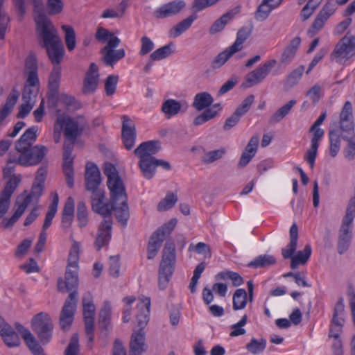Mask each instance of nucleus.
I'll return each instance as SVG.
<instances>
[{"label": "nucleus", "instance_id": "1", "mask_svg": "<svg viewBox=\"0 0 355 355\" xmlns=\"http://www.w3.org/2000/svg\"><path fill=\"white\" fill-rule=\"evenodd\" d=\"M35 21L39 37L42 40V47L46 50L51 63L54 66L59 67L64 56V48L57 29L42 12L37 14Z\"/></svg>", "mask_w": 355, "mask_h": 355}, {"label": "nucleus", "instance_id": "2", "mask_svg": "<svg viewBox=\"0 0 355 355\" xmlns=\"http://www.w3.org/2000/svg\"><path fill=\"white\" fill-rule=\"evenodd\" d=\"M78 285V275L77 270L67 268L65 272V280L62 278L58 280V289L60 292H71L66 299L60 312L59 323L61 329L68 331L73 321L74 314L78 303V292L76 288Z\"/></svg>", "mask_w": 355, "mask_h": 355}, {"label": "nucleus", "instance_id": "3", "mask_svg": "<svg viewBox=\"0 0 355 355\" xmlns=\"http://www.w3.org/2000/svg\"><path fill=\"white\" fill-rule=\"evenodd\" d=\"M139 301L137 306L139 311V313L137 315V326L139 329L135 331L131 336L130 355H141L146 350L144 329L149 320L150 299L141 296L139 297Z\"/></svg>", "mask_w": 355, "mask_h": 355}, {"label": "nucleus", "instance_id": "4", "mask_svg": "<svg viewBox=\"0 0 355 355\" xmlns=\"http://www.w3.org/2000/svg\"><path fill=\"white\" fill-rule=\"evenodd\" d=\"M176 260L175 247L173 241H166L162 251V259L159 264L158 273V286L164 290L172 277Z\"/></svg>", "mask_w": 355, "mask_h": 355}, {"label": "nucleus", "instance_id": "5", "mask_svg": "<svg viewBox=\"0 0 355 355\" xmlns=\"http://www.w3.org/2000/svg\"><path fill=\"white\" fill-rule=\"evenodd\" d=\"M33 331L37 334L40 343L46 345L52 338L53 324L49 315L45 312L36 314L31 320Z\"/></svg>", "mask_w": 355, "mask_h": 355}, {"label": "nucleus", "instance_id": "6", "mask_svg": "<svg viewBox=\"0 0 355 355\" xmlns=\"http://www.w3.org/2000/svg\"><path fill=\"white\" fill-rule=\"evenodd\" d=\"M42 186L41 183H39L37 185L33 186L31 191L28 195L26 196H24V195L19 196L16 201L17 203L20 202L17 210L10 218H4L1 222V225L4 228L12 227L23 215L32 199L33 198H39L42 194Z\"/></svg>", "mask_w": 355, "mask_h": 355}, {"label": "nucleus", "instance_id": "7", "mask_svg": "<svg viewBox=\"0 0 355 355\" xmlns=\"http://www.w3.org/2000/svg\"><path fill=\"white\" fill-rule=\"evenodd\" d=\"M177 220L175 218L170 220L168 223H164L159 227L151 236L150 240L148 245V259H153L159 248L162 246L163 241L166 238L171 234L174 227H175Z\"/></svg>", "mask_w": 355, "mask_h": 355}, {"label": "nucleus", "instance_id": "8", "mask_svg": "<svg viewBox=\"0 0 355 355\" xmlns=\"http://www.w3.org/2000/svg\"><path fill=\"white\" fill-rule=\"evenodd\" d=\"M355 55V35H348L342 37L336 44L331 53V58L336 62L342 63Z\"/></svg>", "mask_w": 355, "mask_h": 355}, {"label": "nucleus", "instance_id": "9", "mask_svg": "<svg viewBox=\"0 0 355 355\" xmlns=\"http://www.w3.org/2000/svg\"><path fill=\"white\" fill-rule=\"evenodd\" d=\"M81 118H72L67 115L58 116L56 123L63 129L65 138L75 143L76 139L82 134L83 126L80 124Z\"/></svg>", "mask_w": 355, "mask_h": 355}, {"label": "nucleus", "instance_id": "10", "mask_svg": "<svg viewBox=\"0 0 355 355\" xmlns=\"http://www.w3.org/2000/svg\"><path fill=\"white\" fill-rule=\"evenodd\" d=\"M47 150L43 145H36L23 150H17L19 153L17 157L18 164L23 166L37 165L44 159Z\"/></svg>", "mask_w": 355, "mask_h": 355}, {"label": "nucleus", "instance_id": "11", "mask_svg": "<svg viewBox=\"0 0 355 355\" xmlns=\"http://www.w3.org/2000/svg\"><path fill=\"white\" fill-rule=\"evenodd\" d=\"M276 64V60H269L261 63L254 70L247 73L243 83L245 87L249 88L261 83Z\"/></svg>", "mask_w": 355, "mask_h": 355}, {"label": "nucleus", "instance_id": "12", "mask_svg": "<svg viewBox=\"0 0 355 355\" xmlns=\"http://www.w3.org/2000/svg\"><path fill=\"white\" fill-rule=\"evenodd\" d=\"M121 42L117 37H113L108 41V44L101 50L102 60L106 66L113 67L114 65L123 59L125 55L123 49H115Z\"/></svg>", "mask_w": 355, "mask_h": 355}, {"label": "nucleus", "instance_id": "13", "mask_svg": "<svg viewBox=\"0 0 355 355\" xmlns=\"http://www.w3.org/2000/svg\"><path fill=\"white\" fill-rule=\"evenodd\" d=\"M336 10V3L334 1L327 0L317 14L311 27L308 30V33L311 36L318 33L323 28L329 19L335 13Z\"/></svg>", "mask_w": 355, "mask_h": 355}, {"label": "nucleus", "instance_id": "14", "mask_svg": "<svg viewBox=\"0 0 355 355\" xmlns=\"http://www.w3.org/2000/svg\"><path fill=\"white\" fill-rule=\"evenodd\" d=\"M91 202L92 210L103 216V219L112 218L111 217V200L105 202V193L103 189H96L92 191Z\"/></svg>", "mask_w": 355, "mask_h": 355}, {"label": "nucleus", "instance_id": "15", "mask_svg": "<svg viewBox=\"0 0 355 355\" xmlns=\"http://www.w3.org/2000/svg\"><path fill=\"white\" fill-rule=\"evenodd\" d=\"M184 0H173L162 4L153 12V16L158 19L172 17L180 14L186 7Z\"/></svg>", "mask_w": 355, "mask_h": 355}, {"label": "nucleus", "instance_id": "16", "mask_svg": "<svg viewBox=\"0 0 355 355\" xmlns=\"http://www.w3.org/2000/svg\"><path fill=\"white\" fill-rule=\"evenodd\" d=\"M340 132L342 131L343 138L347 136H355L352 105L346 101L340 114Z\"/></svg>", "mask_w": 355, "mask_h": 355}, {"label": "nucleus", "instance_id": "17", "mask_svg": "<svg viewBox=\"0 0 355 355\" xmlns=\"http://www.w3.org/2000/svg\"><path fill=\"white\" fill-rule=\"evenodd\" d=\"M60 76V67L54 66L49 78L47 96L49 107L57 106Z\"/></svg>", "mask_w": 355, "mask_h": 355}, {"label": "nucleus", "instance_id": "18", "mask_svg": "<svg viewBox=\"0 0 355 355\" xmlns=\"http://www.w3.org/2000/svg\"><path fill=\"white\" fill-rule=\"evenodd\" d=\"M112 219H103L101 223L96 234L94 247L100 250L103 247L108 245L112 236Z\"/></svg>", "mask_w": 355, "mask_h": 355}, {"label": "nucleus", "instance_id": "19", "mask_svg": "<svg viewBox=\"0 0 355 355\" xmlns=\"http://www.w3.org/2000/svg\"><path fill=\"white\" fill-rule=\"evenodd\" d=\"M309 132L313 133V137L311 140V146L304 155V159L308 162L310 167L313 168L319 143L324 136V131L320 128H316L315 130H311V128Z\"/></svg>", "mask_w": 355, "mask_h": 355}, {"label": "nucleus", "instance_id": "20", "mask_svg": "<svg viewBox=\"0 0 355 355\" xmlns=\"http://www.w3.org/2000/svg\"><path fill=\"white\" fill-rule=\"evenodd\" d=\"M99 82L98 67L92 62L89 64L83 80V93L85 94L94 93L97 89Z\"/></svg>", "mask_w": 355, "mask_h": 355}, {"label": "nucleus", "instance_id": "21", "mask_svg": "<svg viewBox=\"0 0 355 355\" xmlns=\"http://www.w3.org/2000/svg\"><path fill=\"white\" fill-rule=\"evenodd\" d=\"M107 185L110 191L111 203L128 201L125 187L121 178L107 181Z\"/></svg>", "mask_w": 355, "mask_h": 355}, {"label": "nucleus", "instance_id": "22", "mask_svg": "<svg viewBox=\"0 0 355 355\" xmlns=\"http://www.w3.org/2000/svg\"><path fill=\"white\" fill-rule=\"evenodd\" d=\"M161 149L159 141H148L141 143L135 150L134 153L139 158V160L155 159L154 155Z\"/></svg>", "mask_w": 355, "mask_h": 355}, {"label": "nucleus", "instance_id": "23", "mask_svg": "<svg viewBox=\"0 0 355 355\" xmlns=\"http://www.w3.org/2000/svg\"><path fill=\"white\" fill-rule=\"evenodd\" d=\"M135 126L131 119L127 116H123L122 124V139L123 143L127 150L132 148L136 141Z\"/></svg>", "mask_w": 355, "mask_h": 355}, {"label": "nucleus", "instance_id": "24", "mask_svg": "<svg viewBox=\"0 0 355 355\" xmlns=\"http://www.w3.org/2000/svg\"><path fill=\"white\" fill-rule=\"evenodd\" d=\"M86 189L89 191L101 189V173L98 168L94 164H87L85 171Z\"/></svg>", "mask_w": 355, "mask_h": 355}, {"label": "nucleus", "instance_id": "25", "mask_svg": "<svg viewBox=\"0 0 355 355\" xmlns=\"http://www.w3.org/2000/svg\"><path fill=\"white\" fill-rule=\"evenodd\" d=\"M188 105L185 101H178L169 98L164 101L162 105V112L169 119L177 115L180 112H185Z\"/></svg>", "mask_w": 355, "mask_h": 355}, {"label": "nucleus", "instance_id": "26", "mask_svg": "<svg viewBox=\"0 0 355 355\" xmlns=\"http://www.w3.org/2000/svg\"><path fill=\"white\" fill-rule=\"evenodd\" d=\"M83 316L87 331H91L92 324H94L95 306L90 293L83 297Z\"/></svg>", "mask_w": 355, "mask_h": 355}, {"label": "nucleus", "instance_id": "27", "mask_svg": "<svg viewBox=\"0 0 355 355\" xmlns=\"http://www.w3.org/2000/svg\"><path fill=\"white\" fill-rule=\"evenodd\" d=\"M37 130L38 128L36 125H33L26 129L15 144L16 150H23L26 148L33 146L37 140Z\"/></svg>", "mask_w": 355, "mask_h": 355}, {"label": "nucleus", "instance_id": "28", "mask_svg": "<svg viewBox=\"0 0 355 355\" xmlns=\"http://www.w3.org/2000/svg\"><path fill=\"white\" fill-rule=\"evenodd\" d=\"M241 11V6H238L231 10L223 14L219 19L216 20L209 28V33L214 35L224 29L226 24L238 15Z\"/></svg>", "mask_w": 355, "mask_h": 355}, {"label": "nucleus", "instance_id": "29", "mask_svg": "<svg viewBox=\"0 0 355 355\" xmlns=\"http://www.w3.org/2000/svg\"><path fill=\"white\" fill-rule=\"evenodd\" d=\"M300 44L301 38L299 36L293 38L284 49L279 60L280 62L284 65L289 64L294 59Z\"/></svg>", "mask_w": 355, "mask_h": 355}, {"label": "nucleus", "instance_id": "30", "mask_svg": "<svg viewBox=\"0 0 355 355\" xmlns=\"http://www.w3.org/2000/svg\"><path fill=\"white\" fill-rule=\"evenodd\" d=\"M75 203L72 197H69L62 210L61 227L63 230H69L73 221Z\"/></svg>", "mask_w": 355, "mask_h": 355}, {"label": "nucleus", "instance_id": "31", "mask_svg": "<svg viewBox=\"0 0 355 355\" xmlns=\"http://www.w3.org/2000/svg\"><path fill=\"white\" fill-rule=\"evenodd\" d=\"M193 12L191 15L184 19L170 29L168 32L170 37L176 38L187 31L191 26L193 21L198 18V15H196L197 12L194 11Z\"/></svg>", "mask_w": 355, "mask_h": 355}, {"label": "nucleus", "instance_id": "32", "mask_svg": "<svg viewBox=\"0 0 355 355\" xmlns=\"http://www.w3.org/2000/svg\"><path fill=\"white\" fill-rule=\"evenodd\" d=\"M111 214L114 211L115 216L119 223L123 226H126L130 216L127 201L125 202L119 201L118 203H111Z\"/></svg>", "mask_w": 355, "mask_h": 355}, {"label": "nucleus", "instance_id": "33", "mask_svg": "<svg viewBox=\"0 0 355 355\" xmlns=\"http://www.w3.org/2000/svg\"><path fill=\"white\" fill-rule=\"evenodd\" d=\"M304 71V67L300 65L293 70L283 82L284 89L286 92L289 91L293 87L297 85Z\"/></svg>", "mask_w": 355, "mask_h": 355}, {"label": "nucleus", "instance_id": "34", "mask_svg": "<svg viewBox=\"0 0 355 355\" xmlns=\"http://www.w3.org/2000/svg\"><path fill=\"white\" fill-rule=\"evenodd\" d=\"M111 305L108 302H105L103 306L98 314V325L102 331H109L111 319Z\"/></svg>", "mask_w": 355, "mask_h": 355}, {"label": "nucleus", "instance_id": "35", "mask_svg": "<svg viewBox=\"0 0 355 355\" xmlns=\"http://www.w3.org/2000/svg\"><path fill=\"white\" fill-rule=\"evenodd\" d=\"M214 101L211 95L206 92L198 93L193 102V107L198 111L207 110Z\"/></svg>", "mask_w": 355, "mask_h": 355}, {"label": "nucleus", "instance_id": "36", "mask_svg": "<svg viewBox=\"0 0 355 355\" xmlns=\"http://www.w3.org/2000/svg\"><path fill=\"white\" fill-rule=\"evenodd\" d=\"M311 254V248L309 245H306L303 250H300L295 256L291 257V268L295 269L300 264H305L309 260Z\"/></svg>", "mask_w": 355, "mask_h": 355}, {"label": "nucleus", "instance_id": "37", "mask_svg": "<svg viewBox=\"0 0 355 355\" xmlns=\"http://www.w3.org/2000/svg\"><path fill=\"white\" fill-rule=\"evenodd\" d=\"M297 101L295 99H292L286 103L285 105L279 107L270 117V123H279L282 121L284 117H286L292 108L296 104Z\"/></svg>", "mask_w": 355, "mask_h": 355}, {"label": "nucleus", "instance_id": "38", "mask_svg": "<svg viewBox=\"0 0 355 355\" xmlns=\"http://www.w3.org/2000/svg\"><path fill=\"white\" fill-rule=\"evenodd\" d=\"M275 263L276 259L273 256L262 254L250 261L248 266L254 268H266L274 265Z\"/></svg>", "mask_w": 355, "mask_h": 355}, {"label": "nucleus", "instance_id": "39", "mask_svg": "<svg viewBox=\"0 0 355 355\" xmlns=\"http://www.w3.org/2000/svg\"><path fill=\"white\" fill-rule=\"evenodd\" d=\"M226 153L227 150L225 147L205 152L202 157V162L206 164H211L224 157Z\"/></svg>", "mask_w": 355, "mask_h": 355}, {"label": "nucleus", "instance_id": "40", "mask_svg": "<svg viewBox=\"0 0 355 355\" xmlns=\"http://www.w3.org/2000/svg\"><path fill=\"white\" fill-rule=\"evenodd\" d=\"M330 141V154L334 157L340 148V132L338 128L330 130L329 132Z\"/></svg>", "mask_w": 355, "mask_h": 355}, {"label": "nucleus", "instance_id": "41", "mask_svg": "<svg viewBox=\"0 0 355 355\" xmlns=\"http://www.w3.org/2000/svg\"><path fill=\"white\" fill-rule=\"evenodd\" d=\"M155 159H142L139 160V166L143 173V175L146 179H151L155 173Z\"/></svg>", "mask_w": 355, "mask_h": 355}, {"label": "nucleus", "instance_id": "42", "mask_svg": "<svg viewBox=\"0 0 355 355\" xmlns=\"http://www.w3.org/2000/svg\"><path fill=\"white\" fill-rule=\"evenodd\" d=\"M61 29L64 33V40L67 49L72 51L76 47V33L73 28L69 25H62Z\"/></svg>", "mask_w": 355, "mask_h": 355}, {"label": "nucleus", "instance_id": "43", "mask_svg": "<svg viewBox=\"0 0 355 355\" xmlns=\"http://www.w3.org/2000/svg\"><path fill=\"white\" fill-rule=\"evenodd\" d=\"M251 33L250 29L247 27H242L236 33L235 42L230 46L236 52L243 49V44L248 38Z\"/></svg>", "mask_w": 355, "mask_h": 355}, {"label": "nucleus", "instance_id": "44", "mask_svg": "<svg viewBox=\"0 0 355 355\" xmlns=\"http://www.w3.org/2000/svg\"><path fill=\"white\" fill-rule=\"evenodd\" d=\"M1 336L8 347H17L20 344L19 337L12 327H10L7 331L1 333Z\"/></svg>", "mask_w": 355, "mask_h": 355}, {"label": "nucleus", "instance_id": "45", "mask_svg": "<svg viewBox=\"0 0 355 355\" xmlns=\"http://www.w3.org/2000/svg\"><path fill=\"white\" fill-rule=\"evenodd\" d=\"M247 293L245 289H237L233 295V309L240 310L246 306Z\"/></svg>", "mask_w": 355, "mask_h": 355}, {"label": "nucleus", "instance_id": "46", "mask_svg": "<svg viewBox=\"0 0 355 355\" xmlns=\"http://www.w3.org/2000/svg\"><path fill=\"white\" fill-rule=\"evenodd\" d=\"M266 340L261 338L259 340L252 338L246 345V349L252 354H257L263 352L266 347Z\"/></svg>", "mask_w": 355, "mask_h": 355}, {"label": "nucleus", "instance_id": "47", "mask_svg": "<svg viewBox=\"0 0 355 355\" xmlns=\"http://www.w3.org/2000/svg\"><path fill=\"white\" fill-rule=\"evenodd\" d=\"M272 10V8L262 0L254 12V17L257 21H263L268 18Z\"/></svg>", "mask_w": 355, "mask_h": 355}, {"label": "nucleus", "instance_id": "48", "mask_svg": "<svg viewBox=\"0 0 355 355\" xmlns=\"http://www.w3.org/2000/svg\"><path fill=\"white\" fill-rule=\"evenodd\" d=\"M79 247V243L76 241H73L69 252L67 268L78 270Z\"/></svg>", "mask_w": 355, "mask_h": 355}, {"label": "nucleus", "instance_id": "49", "mask_svg": "<svg viewBox=\"0 0 355 355\" xmlns=\"http://www.w3.org/2000/svg\"><path fill=\"white\" fill-rule=\"evenodd\" d=\"M354 220V214L346 213L340 229V237H349L352 239V225Z\"/></svg>", "mask_w": 355, "mask_h": 355}, {"label": "nucleus", "instance_id": "50", "mask_svg": "<svg viewBox=\"0 0 355 355\" xmlns=\"http://www.w3.org/2000/svg\"><path fill=\"white\" fill-rule=\"evenodd\" d=\"M173 44L170 43L157 49L150 55V60L157 61L167 58L173 53Z\"/></svg>", "mask_w": 355, "mask_h": 355}, {"label": "nucleus", "instance_id": "51", "mask_svg": "<svg viewBox=\"0 0 355 355\" xmlns=\"http://www.w3.org/2000/svg\"><path fill=\"white\" fill-rule=\"evenodd\" d=\"M20 182H21L20 175H14L13 176H12L9 179V180L7 182L1 195L10 198L12 193H14V191L18 187L19 184L20 183Z\"/></svg>", "mask_w": 355, "mask_h": 355}, {"label": "nucleus", "instance_id": "52", "mask_svg": "<svg viewBox=\"0 0 355 355\" xmlns=\"http://www.w3.org/2000/svg\"><path fill=\"white\" fill-rule=\"evenodd\" d=\"M236 51L231 46L220 53L214 60L212 66L214 68H218L224 64Z\"/></svg>", "mask_w": 355, "mask_h": 355}, {"label": "nucleus", "instance_id": "53", "mask_svg": "<svg viewBox=\"0 0 355 355\" xmlns=\"http://www.w3.org/2000/svg\"><path fill=\"white\" fill-rule=\"evenodd\" d=\"M320 3H315L314 1H309L300 11V17L302 21L308 20L315 10L318 8Z\"/></svg>", "mask_w": 355, "mask_h": 355}, {"label": "nucleus", "instance_id": "54", "mask_svg": "<svg viewBox=\"0 0 355 355\" xmlns=\"http://www.w3.org/2000/svg\"><path fill=\"white\" fill-rule=\"evenodd\" d=\"M77 220L80 227H84L88 222V213L85 203L80 201L77 205Z\"/></svg>", "mask_w": 355, "mask_h": 355}, {"label": "nucleus", "instance_id": "55", "mask_svg": "<svg viewBox=\"0 0 355 355\" xmlns=\"http://www.w3.org/2000/svg\"><path fill=\"white\" fill-rule=\"evenodd\" d=\"M347 142L344 148V155L346 159L352 161L355 158V136H347L343 138Z\"/></svg>", "mask_w": 355, "mask_h": 355}, {"label": "nucleus", "instance_id": "56", "mask_svg": "<svg viewBox=\"0 0 355 355\" xmlns=\"http://www.w3.org/2000/svg\"><path fill=\"white\" fill-rule=\"evenodd\" d=\"M217 115V111L214 109H207L193 120L194 125H200L212 119Z\"/></svg>", "mask_w": 355, "mask_h": 355}, {"label": "nucleus", "instance_id": "57", "mask_svg": "<svg viewBox=\"0 0 355 355\" xmlns=\"http://www.w3.org/2000/svg\"><path fill=\"white\" fill-rule=\"evenodd\" d=\"M15 328L17 331L21 334L28 347L37 342L31 332L19 322H15Z\"/></svg>", "mask_w": 355, "mask_h": 355}, {"label": "nucleus", "instance_id": "58", "mask_svg": "<svg viewBox=\"0 0 355 355\" xmlns=\"http://www.w3.org/2000/svg\"><path fill=\"white\" fill-rule=\"evenodd\" d=\"M248 320L247 315H244L241 319L236 324L231 326L232 331L230 333L231 337H236L244 335L246 330L243 327L246 324Z\"/></svg>", "mask_w": 355, "mask_h": 355}, {"label": "nucleus", "instance_id": "59", "mask_svg": "<svg viewBox=\"0 0 355 355\" xmlns=\"http://www.w3.org/2000/svg\"><path fill=\"white\" fill-rule=\"evenodd\" d=\"M178 200V198L173 193H168L166 197L159 202L157 209L160 211H165L173 207Z\"/></svg>", "mask_w": 355, "mask_h": 355}, {"label": "nucleus", "instance_id": "60", "mask_svg": "<svg viewBox=\"0 0 355 355\" xmlns=\"http://www.w3.org/2000/svg\"><path fill=\"white\" fill-rule=\"evenodd\" d=\"M38 92L39 87L25 85L22 94L23 101L35 104Z\"/></svg>", "mask_w": 355, "mask_h": 355}, {"label": "nucleus", "instance_id": "61", "mask_svg": "<svg viewBox=\"0 0 355 355\" xmlns=\"http://www.w3.org/2000/svg\"><path fill=\"white\" fill-rule=\"evenodd\" d=\"M220 0H193L191 4V10L199 12L207 8L216 5Z\"/></svg>", "mask_w": 355, "mask_h": 355}, {"label": "nucleus", "instance_id": "62", "mask_svg": "<svg viewBox=\"0 0 355 355\" xmlns=\"http://www.w3.org/2000/svg\"><path fill=\"white\" fill-rule=\"evenodd\" d=\"M119 80V76L116 75H110L107 77L105 83V90L107 96H112L116 89Z\"/></svg>", "mask_w": 355, "mask_h": 355}, {"label": "nucleus", "instance_id": "63", "mask_svg": "<svg viewBox=\"0 0 355 355\" xmlns=\"http://www.w3.org/2000/svg\"><path fill=\"white\" fill-rule=\"evenodd\" d=\"M48 13L50 15H55L60 13L63 9L62 0H48L46 3Z\"/></svg>", "mask_w": 355, "mask_h": 355}, {"label": "nucleus", "instance_id": "64", "mask_svg": "<svg viewBox=\"0 0 355 355\" xmlns=\"http://www.w3.org/2000/svg\"><path fill=\"white\" fill-rule=\"evenodd\" d=\"M254 101V96L252 94L248 95L241 103V104L237 107L236 110V113H238L241 116L244 115L245 113L248 112L252 104Z\"/></svg>", "mask_w": 355, "mask_h": 355}]
</instances>
